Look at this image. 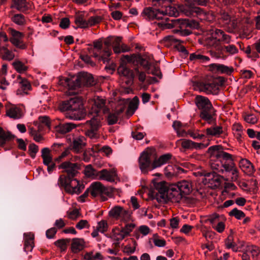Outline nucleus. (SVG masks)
Masks as SVG:
<instances>
[{"label": "nucleus", "instance_id": "nucleus-1", "mask_svg": "<svg viewBox=\"0 0 260 260\" xmlns=\"http://www.w3.org/2000/svg\"><path fill=\"white\" fill-rule=\"evenodd\" d=\"M106 101L100 97H98L94 101V107L92 108V110L95 115L90 120L86 121V135L91 139H96L98 137V131L100 126L101 118L98 113L102 111L104 113H108L109 108L105 105Z\"/></svg>", "mask_w": 260, "mask_h": 260}, {"label": "nucleus", "instance_id": "nucleus-2", "mask_svg": "<svg viewBox=\"0 0 260 260\" xmlns=\"http://www.w3.org/2000/svg\"><path fill=\"white\" fill-rule=\"evenodd\" d=\"M62 110L68 111L67 117L74 120H80L85 116L82 102L77 98H71L64 102L61 107Z\"/></svg>", "mask_w": 260, "mask_h": 260}, {"label": "nucleus", "instance_id": "nucleus-3", "mask_svg": "<svg viewBox=\"0 0 260 260\" xmlns=\"http://www.w3.org/2000/svg\"><path fill=\"white\" fill-rule=\"evenodd\" d=\"M224 170L226 172L231 173L232 176L230 178L218 175L214 171L206 173L205 174L204 176L206 177V179L208 180L209 183L211 184L215 183V186L219 185L221 179H223L225 181L232 182H236L238 180L239 178V171L234 162H231L230 164L224 165Z\"/></svg>", "mask_w": 260, "mask_h": 260}, {"label": "nucleus", "instance_id": "nucleus-4", "mask_svg": "<svg viewBox=\"0 0 260 260\" xmlns=\"http://www.w3.org/2000/svg\"><path fill=\"white\" fill-rule=\"evenodd\" d=\"M71 176L61 175L58 180V184L63 187L66 191L70 194H79L84 188V185Z\"/></svg>", "mask_w": 260, "mask_h": 260}, {"label": "nucleus", "instance_id": "nucleus-5", "mask_svg": "<svg viewBox=\"0 0 260 260\" xmlns=\"http://www.w3.org/2000/svg\"><path fill=\"white\" fill-rule=\"evenodd\" d=\"M152 7L145 8L141 16L148 20H160L162 18V0H152Z\"/></svg>", "mask_w": 260, "mask_h": 260}, {"label": "nucleus", "instance_id": "nucleus-6", "mask_svg": "<svg viewBox=\"0 0 260 260\" xmlns=\"http://www.w3.org/2000/svg\"><path fill=\"white\" fill-rule=\"evenodd\" d=\"M221 24L229 32H234L240 29L241 19L234 15H231L227 12L221 13L219 18Z\"/></svg>", "mask_w": 260, "mask_h": 260}, {"label": "nucleus", "instance_id": "nucleus-7", "mask_svg": "<svg viewBox=\"0 0 260 260\" xmlns=\"http://www.w3.org/2000/svg\"><path fill=\"white\" fill-rule=\"evenodd\" d=\"M155 176L151 181V185L148 195L152 200H156L158 203H161L162 201V178L161 174L156 173Z\"/></svg>", "mask_w": 260, "mask_h": 260}, {"label": "nucleus", "instance_id": "nucleus-8", "mask_svg": "<svg viewBox=\"0 0 260 260\" xmlns=\"http://www.w3.org/2000/svg\"><path fill=\"white\" fill-rule=\"evenodd\" d=\"M182 199L181 193L175 184H169L164 181V203L168 202H179Z\"/></svg>", "mask_w": 260, "mask_h": 260}, {"label": "nucleus", "instance_id": "nucleus-9", "mask_svg": "<svg viewBox=\"0 0 260 260\" xmlns=\"http://www.w3.org/2000/svg\"><path fill=\"white\" fill-rule=\"evenodd\" d=\"M155 155V149L147 148L141 154L139 158V166L143 174L148 173L151 168V157Z\"/></svg>", "mask_w": 260, "mask_h": 260}, {"label": "nucleus", "instance_id": "nucleus-10", "mask_svg": "<svg viewBox=\"0 0 260 260\" xmlns=\"http://www.w3.org/2000/svg\"><path fill=\"white\" fill-rule=\"evenodd\" d=\"M109 104L112 110L107 117V122L109 125H112L117 122L119 117L124 111L126 105L123 101H120L117 103L112 102Z\"/></svg>", "mask_w": 260, "mask_h": 260}, {"label": "nucleus", "instance_id": "nucleus-11", "mask_svg": "<svg viewBox=\"0 0 260 260\" xmlns=\"http://www.w3.org/2000/svg\"><path fill=\"white\" fill-rule=\"evenodd\" d=\"M109 214L110 216L122 222L126 223L132 220L131 212L119 206L112 208Z\"/></svg>", "mask_w": 260, "mask_h": 260}, {"label": "nucleus", "instance_id": "nucleus-12", "mask_svg": "<svg viewBox=\"0 0 260 260\" xmlns=\"http://www.w3.org/2000/svg\"><path fill=\"white\" fill-rule=\"evenodd\" d=\"M221 148L219 145H215L209 147L208 151L220 161L226 162V164L234 162L232 155L222 150Z\"/></svg>", "mask_w": 260, "mask_h": 260}, {"label": "nucleus", "instance_id": "nucleus-13", "mask_svg": "<svg viewBox=\"0 0 260 260\" xmlns=\"http://www.w3.org/2000/svg\"><path fill=\"white\" fill-rule=\"evenodd\" d=\"M9 31L11 35L9 39L10 42L19 49H25L27 46L22 41L23 34L12 28H9Z\"/></svg>", "mask_w": 260, "mask_h": 260}, {"label": "nucleus", "instance_id": "nucleus-14", "mask_svg": "<svg viewBox=\"0 0 260 260\" xmlns=\"http://www.w3.org/2000/svg\"><path fill=\"white\" fill-rule=\"evenodd\" d=\"M80 167L78 162H72L67 160L62 162L59 166V169H63L69 176L74 177L78 173V170L80 169Z\"/></svg>", "mask_w": 260, "mask_h": 260}, {"label": "nucleus", "instance_id": "nucleus-15", "mask_svg": "<svg viewBox=\"0 0 260 260\" xmlns=\"http://www.w3.org/2000/svg\"><path fill=\"white\" fill-rule=\"evenodd\" d=\"M103 43L100 40L93 42V48L91 53L93 57L100 60H103L104 63L109 61V58L105 55L104 50H102Z\"/></svg>", "mask_w": 260, "mask_h": 260}, {"label": "nucleus", "instance_id": "nucleus-16", "mask_svg": "<svg viewBox=\"0 0 260 260\" xmlns=\"http://www.w3.org/2000/svg\"><path fill=\"white\" fill-rule=\"evenodd\" d=\"M168 42L176 43L175 48L178 51L181 52L184 57H186L188 54V52L187 50L186 49L185 47L181 44L182 42L176 39L174 36L169 35L164 37V46L168 47L169 45L167 44Z\"/></svg>", "mask_w": 260, "mask_h": 260}, {"label": "nucleus", "instance_id": "nucleus-17", "mask_svg": "<svg viewBox=\"0 0 260 260\" xmlns=\"http://www.w3.org/2000/svg\"><path fill=\"white\" fill-rule=\"evenodd\" d=\"M200 90L208 94L215 93L218 89V86L214 81H205L198 83Z\"/></svg>", "mask_w": 260, "mask_h": 260}, {"label": "nucleus", "instance_id": "nucleus-18", "mask_svg": "<svg viewBox=\"0 0 260 260\" xmlns=\"http://www.w3.org/2000/svg\"><path fill=\"white\" fill-rule=\"evenodd\" d=\"M116 176V172L113 169H103L98 172L96 179L113 182L115 181Z\"/></svg>", "mask_w": 260, "mask_h": 260}, {"label": "nucleus", "instance_id": "nucleus-19", "mask_svg": "<svg viewBox=\"0 0 260 260\" xmlns=\"http://www.w3.org/2000/svg\"><path fill=\"white\" fill-rule=\"evenodd\" d=\"M197 107L201 111L209 109H213V106L209 100L204 96L197 95L194 100Z\"/></svg>", "mask_w": 260, "mask_h": 260}, {"label": "nucleus", "instance_id": "nucleus-20", "mask_svg": "<svg viewBox=\"0 0 260 260\" xmlns=\"http://www.w3.org/2000/svg\"><path fill=\"white\" fill-rule=\"evenodd\" d=\"M210 69L212 72L220 74L230 75L234 72L233 67H229L222 64L212 63L209 65Z\"/></svg>", "mask_w": 260, "mask_h": 260}, {"label": "nucleus", "instance_id": "nucleus-21", "mask_svg": "<svg viewBox=\"0 0 260 260\" xmlns=\"http://www.w3.org/2000/svg\"><path fill=\"white\" fill-rule=\"evenodd\" d=\"M6 115L10 118L19 119L22 116L21 110L15 105L8 104L6 106Z\"/></svg>", "mask_w": 260, "mask_h": 260}, {"label": "nucleus", "instance_id": "nucleus-22", "mask_svg": "<svg viewBox=\"0 0 260 260\" xmlns=\"http://www.w3.org/2000/svg\"><path fill=\"white\" fill-rule=\"evenodd\" d=\"M183 171V169L176 166L168 165L165 167L164 174L166 177L170 180L176 177L179 173Z\"/></svg>", "mask_w": 260, "mask_h": 260}, {"label": "nucleus", "instance_id": "nucleus-23", "mask_svg": "<svg viewBox=\"0 0 260 260\" xmlns=\"http://www.w3.org/2000/svg\"><path fill=\"white\" fill-rule=\"evenodd\" d=\"M86 139L83 136H79L74 139L72 145V149L76 153L82 151L86 145Z\"/></svg>", "mask_w": 260, "mask_h": 260}, {"label": "nucleus", "instance_id": "nucleus-24", "mask_svg": "<svg viewBox=\"0 0 260 260\" xmlns=\"http://www.w3.org/2000/svg\"><path fill=\"white\" fill-rule=\"evenodd\" d=\"M177 189L181 193L182 197L183 196L189 194L192 190L191 183L186 180H182L178 182L177 184Z\"/></svg>", "mask_w": 260, "mask_h": 260}, {"label": "nucleus", "instance_id": "nucleus-25", "mask_svg": "<svg viewBox=\"0 0 260 260\" xmlns=\"http://www.w3.org/2000/svg\"><path fill=\"white\" fill-rule=\"evenodd\" d=\"M87 20H86V13L84 11L79 12L76 14L74 22L78 27L87 28Z\"/></svg>", "mask_w": 260, "mask_h": 260}, {"label": "nucleus", "instance_id": "nucleus-26", "mask_svg": "<svg viewBox=\"0 0 260 260\" xmlns=\"http://www.w3.org/2000/svg\"><path fill=\"white\" fill-rule=\"evenodd\" d=\"M214 116L213 108L201 111L200 113L201 118L207 121L209 124H212L216 122V119L214 117Z\"/></svg>", "mask_w": 260, "mask_h": 260}, {"label": "nucleus", "instance_id": "nucleus-27", "mask_svg": "<svg viewBox=\"0 0 260 260\" xmlns=\"http://www.w3.org/2000/svg\"><path fill=\"white\" fill-rule=\"evenodd\" d=\"M60 84L65 86L69 90H73L79 87L80 85V81L78 79L75 81L70 78H64L59 81Z\"/></svg>", "mask_w": 260, "mask_h": 260}, {"label": "nucleus", "instance_id": "nucleus-28", "mask_svg": "<svg viewBox=\"0 0 260 260\" xmlns=\"http://www.w3.org/2000/svg\"><path fill=\"white\" fill-rule=\"evenodd\" d=\"M34 235L31 233L24 234V249L25 251H31L34 247Z\"/></svg>", "mask_w": 260, "mask_h": 260}, {"label": "nucleus", "instance_id": "nucleus-29", "mask_svg": "<svg viewBox=\"0 0 260 260\" xmlns=\"http://www.w3.org/2000/svg\"><path fill=\"white\" fill-rule=\"evenodd\" d=\"M85 247V241L81 238H74L71 244V250L76 253L81 251Z\"/></svg>", "mask_w": 260, "mask_h": 260}, {"label": "nucleus", "instance_id": "nucleus-30", "mask_svg": "<svg viewBox=\"0 0 260 260\" xmlns=\"http://www.w3.org/2000/svg\"><path fill=\"white\" fill-rule=\"evenodd\" d=\"M205 132L207 136L214 137H219L223 133V127L221 126L217 125L207 128Z\"/></svg>", "mask_w": 260, "mask_h": 260}, {"label": "nucleus", "instance_id": "nucleus-31", "mask_svg": "<svg viewBox=\"0 0 260 260\" xmlns=\"http://www.w3.org/2000/svg\"><path fill=\"white\" fill-rule=\"evenodd\" d=\"M152 57L147 55H144L142 56L139 55V58L137 61V64L140 63L147 71L149 69L152 65Z\"/></svg>", "mask_w": 260, "mask_h": 260}, {"label": "nucleus", "instance_id": "nucleus-32", "mask_svg": "<svg viewBox=\"0 0 260 260\" xmlns=\"http://www.w3.org/2000/svg\"><path fill=\"white\" fill-rule=\"evenodd\" d=\"M139 58V55L133 54L131 55H122L120 59V64L126 66L127 63L137 64V60Z\"/></svg>", "mask_w": 260, "mask_h": 260}, {"label": "nucleus", "instance_id": "nucleus-33", "mask_svg": "<svg viewBox=\"0 0 260 260\" xmlns=\"http://www.w3.org/2000/svg\"><path fill=\"white\" fill-rule=\"evenodd\" d=\"M103 184L100 182H95L92 183L89 189L91 196L93 197H96L98 196H101Z\"/></svg>", "mask_w": 260, "mask_h": 260}, {"label": "nucleus", "instance_id": "nucleus-34", "mask_svg": "<svg viewBox=\"0 0 260 260\" xmlns=\"http://www.w3.org/2000/svg\"><path fill=\"white\" fill-rule=\"evenodd\" d=\"M76 127V125L72 123L59 124L56 126V131L61 134H66Z\"/></svg>", "mask_w": 260, "mask_h": 260}, {"label": "nucleus", "instance_id": "nucleus-35", "mask_svg": "<svg viewBox=\"0 0 260 260\" xmlns=\"http://www.w3.org/2000/svg\"><path fill=\"white\" fill-rule=\"evenodd\" d=\"M41 156L43 158V162L45 165H49L53 162L50 150L48 148L46 147L42 149Z\"/></svg>", "mask_w": 260, "mask_h": 260}, {"label": "nucleus", "instance_id": "nucleus-36", "mask_svg": "<svg viewBox=\"0 0 260 260\" xmlns=\"http://www.w3.org/2000/svg\"><path fill=\"white\" fill-rule=\"evenodd\" d=\"M29 5V3H27L26 0H13V4L11 7L20 11H24L28 9Z\"/></svg>", "mask_w": 260, "mask_h": 260}, {"label": "nucleus", "instance_id": "nucleus-37", "mask_svg": "<svg viewBox=\"0 0 260 260\" xmlns=\"http://www.w3.org/2000/svg\"><path fill=\"white\" fill-rule=\"evenodd\" d=\"M179 24V19L164 17V30L172 28L178 26Z\"/></svg>", "mask_w": 260, "mask_h": 260}, {"label": "nucleus", "instance_id": "nucleus-38", "mask_svg": "<svg viewBox=\"0 0 260 260\" xmlns=\"http://www.w3.org/2000/svg\"><path fill=\"white\" fill-rule=\"evenodd\" d=\"M224 165H227L226 162L220 161L217 159L214 161H211L210 165L213 170H216L218 173L223 174L225 172Z\"/></svg>", "mask_w": 260, "mask_h": 260}, {"label": "nucleus", "instance_id": "nucleus-39", "mask_svg": "<svg viewBox=\"0 0 260 260\" xmlns=\"http://www.w3.org/2000/svg\"><path fill=\"white\" fill-rule=\"evenodd\" d=\"M162 165V155H157L156 150L155 149V155L151 157V166L150 170H152L157 168L160 167Z\"/></svg>", "mask_w": 260, "mask_h": 260}, {"label": "nucleus", "instance_id": "nucleus-40", "mask_svg": "<svg viewBox=\"0 0 260 260\" xmlns=\"http://www.w3.org/2000/svg\"><path fill=\"white\" fill-rule=\"evenodd\" d=\"M113 194L114 188L110 186L105 187L103 185L101 196L102 201H105L108 199V198H112Z\"/></svg>", "mask_w": 260, "mask_h": 260}, {"label": "nucleus", "instance_id": "nucleus-41", "mask_svg": "<svg viewBox=\"0 0 260 260\" xmlns=\"http://www.w3.org/2000/svg\"><path fill=\"white\" fill-rule=\"evenodd\" d=\"M12 66L14 69L19 73H23L28 70V67L25 63L18 60H15L13 63Z\"/></svg>", "mask_w": 260, "mask_h": 260}, {"label": "nucleus", "instance_id": "nucleus-42", "mask_svg": "<svg viewBox=\"0 0 260 260\" xmlns=\"http://www.w3.org/2000/svg\"><path fill=\"white\" fill-rule=\"evenodd\" d=\"M186 15L187 16L201 17L205 16L206 15V12L199 7H194L190 8L189 10L186 12Z\"/></svg>", "mask_w": 260, "mask_h": 260}, {"label": "nucleus", "instance_id": "nucleus-43", "mask_svg": "<svg viewBox=\"0 0 260 260\" xmlns=\"http://www.w3.org/2000/svg\"><path fill=\"white\" fill-rule=\"evenodd\" d=\"M13 138V135L9 132H6L0 127V145H4L7 141Z\"/></svg>", "mask_w": 260, "mask_h": 260}, {"label": "nucleus", "instance_id": "nucleus-44", "mask_svg": "<svg viewBox=\"0 0 260 260\" xmlns=\"http://www.w3.org/2000/svg\"><path fill=\"white\" fill-rule=\"evenodd\" d=\"M208 220L212 224V226L215 225L221 220H225V218L223 215H219L214 213L208 216Z\"/></svg>", "mask_w": 260, "mask_h": 260}, {"label": "nucleus", "instance_id": "nucleus-45", "mask_svg": "<svg viewBox=\"0 0 260 260\" xmlns=\"http://www.w3.org/2000/svg\"><path fill=\"white\" fill-rule=\"evenodd\" d=\"M208 45L212 47L215 50L222 51V47L221 46L218 39L211 36L207 40Z\"/></svg>", "mask_w": 260, "mask_h": 260}, {"label": "nucleus", "instance_id": "nucleus-46", "mask_svg": "<svg viewBox=\"0 0 260 260\" xmlns=\"http://www.w3.org/2000/svg\"><path fill=\"white\" fill-rule=\"evenodd\" d=\"M98 172L91 166V165H87L84 170V174L87 177L91 178L93 179H96Z\"/></svg>", "mask_w": 260, "mask_h": 260}, {"label": "nucleus", "instance_id": "nucleus-47", "mask_svg": "<svg viewBox=\"0 0 260 260\" xmlns=\"http://www.w3.org/2000/svg\"><path fill=\"white\" fill-rule=\"evenodd\" d=\"M225 243L226 248L232 249L233 251L237 252L238 248L237 246L236 243L234 242V236L233 234H230L228 238L225 239Z\"/></svg>", "mask_w": 260, "mask_h": 260}, {"label": "nucleus", "instance_id": "nucleus-48", "mask_svg": "<svg viewBox=\"0 0 260 260\" xmlns=\"http://www.w3.org/2000/svg\"><path fill=\"white\" fill-rule=\"evenodd\" d=\"M11 20L14 23L20 26L24 25L26 23V18L21 14H15L12 17Z\"/></svg>", "mask_w": 260, "mask_h": 260}, {"label": "nucleus", "instance_id": "nucleus-49", "mask_svg": "<svg viewBox=\"0 0 260 260\" xmlns=\"http://www.w3.org/2000/svg\"><path fill=\"white\" fill-rule=\"evenodd\" d=\"M104 44L106 46L104 49V54L109 58V56L112 54L110 46L112 45V37H109L106 38L104 41Z\"/></svg>", "mask_w": 260, "mask_h": 260}, {"label": "nucleus", "instance_id": "nucleus-50", "mask_svg": "<svg viewBox=\"0 0 260 260\" xmlns=\"http://www.w3.org/2000/svg\"><path fill=\"white\" fill-rule=\"evenodd\" d=\"M122 38L120 37H112V46L113 51L116 54L120 53V46L121 44Z\"/></svg>", "mask_w": 260, "mask_h": 260}, {"label": "nucleus", "instance_id": "nucleus-51", "mask_svg": "<svg viewBox=\"0 0 260 260\" xmlns=\"http://www.w3.org/2000/svg\"><path fill=\"white\" fill-rule=\"evenodd\" d=\"M222 6L227 7H237L239 6L242 0H216Z\"/></svg>", "mask_w": 260, "mask_h": 260}, {"label": "nucleus", "instance_id": "nucleus-52", "mask_svg": "<svg viewBox=\"0 0 260 260\" xmlns=\"http://www.w3.org/2000/svg\"><path fill=\"white\" fill-rule=\"evenodd\" d=\"M113 238L114 240L119 241L122 240L126 237L122 232L121 228H115L112 231Z\"/></svg>", "mask_w": 260, "mask_h": 260}, {"label": "nucleus", "instance_id": "nucleus-53", "mask_svg": "<svg viewBox=\"0 0 260 260\" xmlns=\"http://www.w3.org/2000/svg\"><path fill=\"white\" fill-rule=\"evenodd\" d=\"M139 99L137 96H135L133 101L129 104L128 108L127 110V113H131V115H133L135 111L138 107Z\"/></svg>", "mask_w": 260, "mask_h": 260}, {"label": "nucleus", "instance_id": "nucleus-54", "mask_svg": "<svg viewBox=\"0 0 260 260\" xmlns=\"http://www.w3.org/2000/svg\"><path fill=\"white\" fill-rule=\"evenodd\" d=\"M179 12L176 8L172 6H165V10H164V15L176 17L178 15Z\"/></svg>", "mask_w": 260, "mask_h": 260}, {"label": "nucleus", "instance_id": "nucleus-55", "mask_svg": "<svg viewBox=\"0 0 260 260\" xmlns=\"http://www.w3.org/2000/svg\"><path fill=\"white\" fill-rule=\"evenodd\" d=\"M102 20V18L100 16H93L89 17L87 21V28L96 25Z\"/></svg>", "mask_w": 260, "mask_h": 260}, {"label": "nucleus", "instance_id": "nucleus-56", "mask_svg": "<svg viewBox=\"0 0 260 260\" xmlns=\"http://www.w3.org/2000/svg\"><path fill=\"white\" fill-rule=\"evenodd\" d=\"M118 72L120 75L128 78L132 76V71L127 68L126 66L121 64H120L118 68Z\"/></svg>", "mask_w": 260, "mask_h": 260}, {"label": "nucleus", "instance_id": "nucleus-57", "mask_svg": "<svg viewBox=\"0 0 260 260\" xmlns=\"http://www.w3.org/2000/svg\"><path fill=\"white\" fill-rule=\"evenodd\" d=\"M229 215L234 216L237 219H241L245 217V213L242 211L238 210L236 208L232 210L230 212Z\"/></svg>", "mask_w": 260, "mask_h": 260}, {"label": "nucleus", "instance_id": "nucleus-58", "mask_svg": "<svg viewBox=\"0 0 260 260\" xmlns=\"http://www.w3.org/2000/svg\"><path fill=\"white\" fill-rule=\"evenodd\" d=\"M4 52L2 55V58L4 60L10 61L14 59L15 54L13 51L8 50L6 48H4Z\"/></svg>", "mask_w": 260, "mask_h": 260}, {"label": "nucleus", "instance_id": "nucleus-59", "mask_svg": "<svg viewBox=\"0 0 260 260\" xmlns=\"http://www.w3.org/2000/svg\"><path fill=\"white\" fill-rule=\"evenodd\" d=\"M135 227V224L132 223H127L123 227H121V229L125 237L128 236L133 231Z\"/></svg>", "mask_w": 260, "mask_h": 260}, {"label": "nucleus", "instance_id": "nucleus-60", "mask_svg": "<svg viewBox=\"0 0 260 260\" xmlns=\"http://www.w3.org/2000/svg\"><path fill=\"white\" fill-rule=\"evenodd\" d=\"M39 122L40 124L38 125V131L41 130L42 125H44L48 127L50 126V122L49 118L47 116H41L39 118Z\"/></svg>", "mask_w": 260, "mask_h": 260}, {"label": "nucleus", "instance_id": "nucleus-61", "mask_svg": "<svg viewBox=\"0 0 260 260\" xmlns=\"http://www.w3.org/2000/svg\"><path fill=\"white\" fill-rule=\"evenodd\" d=\"M243 166L246 168L245 171L247 174L251 175L254 172V167L250 161L247 159L243 160Z\"/></svg>", "mask_w": 260, "mask_h": 260}, {"label": "nucleus", "instance_id": "nucleus-62", "mask_svg": "<svg viewBox=\"0 0 260 260\" xmlns=\"http://www.w3.org/2000/svg\"><path fill=\"white\" fill-rule=\"evenodd\" d=\"M199 130H188L187 134H188L193 139H202L205 138V136L204 134H200Z\"/></svg>", "mask_w": 260, "mask_h": 260}, {"label": "nucleus", "instance_id": "nucleus-63", "mask_svg": "<svg viewBox=\"0 0 260 260\" xmlns=\"http://www.w3.org/2000/svg\"><path fill=\"white\" fill-rule=\"evenodd\" d=\"M108 227L107 222L106 220H102L98 222L96 229L100 232L104 233L107 231Z\"/></svg>", "mask_w": 260, "mask_h": 260}, {"label": "nucleus", "instance_id": "nucleus-64", "mask_svg": "<svg viewBox=\"0 0 260 260\" xmlns=\"http://www.w3.org/2000/svg\"><path fill=\"white\" fill-rule=\"evenodd\" d=\"M224 49L226 53L231 54L234 55L238 52V49L236 47V46L233 44L229 45L228 46H224Z\"/></svg>", "mask_w": 260, "mask_h": 260}]
</instances>
